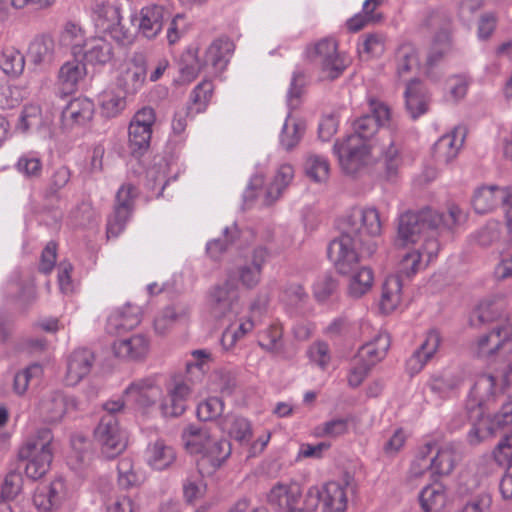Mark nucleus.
I'll return each instance as SVG.
<instances>
[{"label":"nucleus","mask_w":512,"mask_h":512,"mask_svg":"<svg viewBox=\"0 0 512 512\" xmlns=\"http://www.w3.org/2000/svg\"><path fill=\"white\" fill-rule=\"evenodd\" d=\"M282 336V327L272 324L260 335L258 343L266 351L279 354L283 348Z\"/></svg>","instance_id":"54"},{"label":"nucleus","mask_w":512,"mask_h":512,"mask_svg":"<svg viewBox=\"0 0 512 512\" xmlns=\"http://www.w3.org/2000/svg\"><path fill=\"white\" fill-rule=\"evenodd\" d=\"M7 293L23 304H28L35 297L34 287L30 283H24L19 280H13L8 283Z\"/></svg>","instance_id":"63"},{"label":"nucleus","mask_w":512,"mask_h":512,"mask_svg":"<svg viewBox=\"0 0 512 512\" xmlns=\"http://www.w3.org/2000/svg\"><path fill=\"white\" fill-rule=\"evenodd\" d=\"M213 93V85L210 81L204 80L199 83L190 95L191 105L188 107L190 111L201 113L205 111Z\"/></svg>","instance_id":"51"},{"label":"nucleus","mask_w":512,"mask_h":512,"mask_svg":"<svg viewBox=\"0 0 512 512\" xmlns=\"http://www.w3.org/2000/svg\"><path fill=\"white\" fill-rule=\"evenodd\" d=\"M117 357L138 360L146 356L149 350V340L143 334L118 340L113 345Z\"/></svg>","instance_id":"30"},{"label":"nucleus","mask_w":512,"mask_h":512,"mask_svg":"<svg viewBox=\"0 0 512 512\" xmlns=\"http://www.w3.org/2000/svg\"><path fill=\"white\" fill-rule=\"evenodd\" d=\"M493 457L499 465L512 468V430L504 434L493 451Z\"/></svg>","instance_id":"61"},{"label":"nucleus","mask_w":512,"mask_h":512,"mask_svg":"<svg viewBox=\"0 0 512 512\" xmlns=\"http://www.w3.org/2000/svg\"><path fill=\"white\" fill-rule=\"evenodd\" d=\"M224 410V403L219 397H210L200 403L197 408V416L202 421H211L220 417Z\"/></svg>","instance_id":"60"},{"label":"nucleus","mask_w":512,"mask_h":512,"mask_svg":"<svg viewBox=\"0 0 512 512\" xmlns=\"http://www.w3.org/2000/svg\"><path fill=\"white\" fill-rule=\"evenodd\" d=\"M397 61V73L399 76H403L418 67L417 50L410 44L402 45L397 52Z\"/></svg>","instance_id":"56"},{"label":"nucleus","mask_w":512,"mask_h":512,"mask_svg":"<svg viewBox=\"0 0 512 512\" xmlns=\"http://www.w3.org/2000/svg\"><path fill=\"white\" fill-rule=\"evenodd\" d=\"M151 135L152 130L129 126V148L134 157H141L149 149Z\"/></svg>","instance_id":"47"},{"label":"nucleus","mask_w":512,"mask_h":512,"mask_svg":"<svg viewBox=\"0 0 512 512\" xmlns=\"http://www.w3.org/2000/svg\"><path fill=\"white\" fill-rule=\"evenodd\" d=\"M234 50V43L228 38H219L207 48L204 62L211 65L216 72H221L228 64V56Z\"/></svg>","instance_id":"32"},{"label":"nucleus","mask_w":512,"mask_h":512,"mask_svg":"<svg viewBox=\"0 0 512 512\" xmlns=\"http://www.w3.org/2000/svg\"><path fill=\"white\" fill-rule=\"evenodd\" d=\"M382 3L383 0H365L363 3V13L356 14L347 21L348 29L352 32H358L368 23H379L383 19V15L375 10Z\"/></svg>","instance_id":"40"},{"label":"nucleus","mask_w":512,"mask_h":512,"mask_svg":"<svg viewBox=\"0 0 512 512\" xmlns=\"http://www.w3.org/2000/svg\"><path fill=\"white\" fill-rule=\"evenodd\" d=\"M502 238V225L499 221L490 220L480 227L473 235L475 242L482 247L497 244Z\"/></svg>","instance_id":"49"},{"label":"nucleus","mask_w":512,"mask_h":512,"mask_svg":"<svg viewBox=\"0 0 512 512\" xmlns=\"http://www.w3.org/2000/svg\"><path fill=\"white\" fill-rule=\"evenodd\" d=\"M466 136L465 127H455L449 134L443 135L433 146V156L439 163L448 164L458 154Z\"/></svg>","instance_id":"22"},{"label":"nucleus","mask_w":512,"mask_h":512,"mask_svg":"<svg viewBox=\"0 0 512 512\" xmlns=\"http://www.w3.org/2000/svg\"><path fill=\"white\" fill-rule=\"evenodd\" d=\"M191 389L185 382H178L169 390L167 397L161 402L160 410L164 417H179L186 410V402Z\"/></svg>","instance_id":"27"},{"label":"nucleus","mask_w":512,"mask_h":512,"mask_svg":"<svg viewBox=\"0 0 512 512\" xmlns=\"http://www.w3.org/2000/svg\"><path fill=\"white\" fill-rule=\"evenodd\" d=\"M79 58L85 65L105 66L114 59V47L101 36L90 37L86 39Z\"/></svg>","instance_id":"18"},{"label":"nucleus","mask_w":512,"mask_h":512,"mask_svg":"<svg viewBox=\"0 0 512 512\" xmlns=\"http://www.w3.org/2000/svg\"><path fill=\"white\" fill-rule=\"evenodd\" d=\"M465 220L466 214L455 204L449 206L447 214L438 213L429 207L417 212L407 211L399 217L397 244L406 246L416 243L426 231L440 228L450 230Z\"/></svg>","instance_id":"3"},{"label":"nucleus","mask_w":512,"mask_h":512,"mask_svg":"<svg viewBox=\"0 0 512 512\" xmlns=\"http://www.w3.org/2000/svg\"><path fill=\"white\" fill-rule=\"evenodd\" d=\"M52 438L49 429H41L20 449L19 458L27 461L25 466L27 477L37 480L49 470L53 457L50 447Z\"/></svg>","instance_id":"8"},{"label":"nucleus","mask_w":512,"mask_h":512,"mask_svg":"<svg viewBox=\"0 0 512 512\" xmlns=\"http://www.w3.org/2000/svg\"><path fill=\"white\" fill-rule=\"evenodd\" d=\"M136 188L133 185H123L118 190L113 213L107 221V237H117L125 228L133 209Z\"/></svg>","instance_id":"14"},{"label":"nucleus","mask_w":512,"mask_h":512,"mask_svg":"<svg viewBox=\"0 0 512 512\" xmlns=\"http://www.w3.org/2000/svg\"><path fill=\"white\" fill-rule=\"evenodd\" d=\"M239 236V231L236 226L226 227L223 231L222 237L209 241L206 246L208 255L218 260L221 254L228 250L233 245Z\"/></svg>","instance_id":"46"},{"label":"nucleus","mask_w":512,"mask_h":512,"mask_svg":"<svg viewBox=\"0 0 512 512\" xmlns=\"http://www.w3.org/2000/svg\"><path fill=\"white\" fill-rule=\"evenodd\" d=\"M77 408L75 398L61 391H54L44 397L40 403V411L48 422L60 421L65 413Z\"/></svg>","instance_id":"23"},{"label":"nucleus","mask_w":512,"mask_h":512,"mask_svg":"<svg viewBox=\"0 0 512 512\" xmlns=\"http://www.w3.org/2000/svg\"><path fill=\"white\" fill-rule=\"evenodd\" d=\"M402 281L400 276L392 275L386 278L382 286L380 307L385 313L393 311L400 302Z\"/></svg>","instance_id":"42"},{"label":"nucleus","mask_w":512,"mask_h":512,"mask_svg":"<svg viewBox=\"0 0 512 512\" xmlns=\"http://www.w3.org/2000/svg\"><path fill=\"white\" fill-rule=\"evenodd\" d=\"M507 191L508 186H489L479 188L476 190L472 198V206L478 214L491 212L498 206L502 207Z\"/></svg>","instance_id":"26"},{"label":"nucleus","mask_w":512,"mask_h":512,"mask_svg":"<svg viewBox=\"0 0 512 512\" xmlns=\"http://www.w3.org/2000/svg\"><path fill=\"white\" fill-rule=\"evenodd\" d=\"M267 257L268 251L262 246L254 248L249 255L245 256L243 263L237 268L239 281L244 287L252 289L259 284Z\"/></svg>","instance_id":"17"},{"label":"nucleus","mask_w":512,"mask_h":512,"mask_svg":"<svg viewBox=\"0 0 512 512\" xmlns=\"http://www.w3.org/2000/svg\"><path fill=\"white\" fill-rule=\"evenodd\" d=\"M348 285V295L352 298L358 299L366 294L373 284V272L369 267L357 268L352 272Z\"/></svg>","instance_id":"44"},{"label":"nucleus","mask_w":512,"mask_h":512,"mask_svg":"<svg viewBox=\"0 0 512 512\" xmlns=\"http://www.w3.org/2000/svg\"><path fill=\"white\" fill-rule=\"evenodd\" d=\"M382 3L383 0H365L363 3V13L356 14L347 21L348 29L352 32H358L368 23H379L383 19V15L375 10Z\"/></svg>","instance_id":"41"},{"label":"nucleus","mask_w":512,"mask_h":512,"mask_svg":"<svg viewBox=\"0 0 512 512\" xmlns=\"http://www.w3.org/2000/svg\"><path fill=\"white\" fill-rule=\"evenodd\" d=\"M66 490L62 479H56L49 486L38 488L33 503L39 512H53L65 499Z\"/></svg>","instance_id":"24"},{"label":"nucleus","mask_w":512,"mask_h":512,"mask_svg":"<svg viewBox=\"0 0 512 512\" xmlns=\"http://www.w3.org/2000/svg\"><path fill=\"white\" fill-rule=\"evenodd\" d=\"M86 65L75 58L73 61L64 63L58 74L59 85L64 94H71L74 92L78 82L86 75Z\"/></svg>","instance_id":"33"},{"label":"nucleus","mask_w":512,"mask_h":512,"mask_svg":"<svg viewBox=\"0 0 512 512\" xmlns=\"http://www.w3.org/2000/svg\"><path fill=\"white\" fill-rule=\"evenodd\" d=\"M94 439L100 446L102 454L112 459L123 452L127 446L126 435L119 427L116 416L105 414L94 430Z\"/></svg>","instance_id":"11"},{"label":"nucleus","mask_w":512,"mask_h":512,"mask_svg":"<svg viewBox=\"0 0 512 512\" xmlns=\"http://www.w3.org/2000/svg\"><path fill=\"white\" fill-rule=\"evenodd\" d=\"M294 177V169L289 164H283L279 167L274 181L268 187L266 191V200L267 203H272L276 201L282 194V192L286 189V187L290 184Z\"/></svg>","instance_id":"45"},{"label":"nucleus","mask_w":512,"mask_h":512,"mask_svg":"<svg viewBox=\"0 0 512 512\" xmlns=\"http://www.w3.org/2000/svg\"><path fill=\"white\" fill-rule=\"evenodd\" d=\"M390 336L387 333H378L373 340L365 343L358 350L353 360L348 383L351 387H358L367 377L372 367L386 356L390 347Z\"/></svg>","instance_id":"9"},{"label":"nucleus","mask_w":512,"mask_h":512,"mask_svg":"<svg viewBox=\"0 0 512 512\" xmlns=\"http://www.w3.org/2000/svg\"><path fill=\"white\" fill-rule=\"evenodd\" d=\"M85 32L82 27L74 22H67L59 37V43L62 46L70 47L75 58H79V53L83 50Z\"/></svg>","instance_id":"43"},{"label":"nucleus","mask_w":512,"mask_h":512,"mask_svg":"<svg viewBox=\"0 0 512 512\" xmlns=\"http://www.w3.org/2000/svg\"><path fill=\"white\" fill-rule=\"evenodd\" d=\"M304 171L307 177L315 182H323L329 173V164L321 156L309 155L304 164Z\"/></svg>","instance_id":"55"},{"label":"nucleus","mask_w":512,"mask_h":512,"mask_svg":"<svg viewBox=\"0 0 512 512\" xmlns=\"http://www.w3.org/2000/svg\"><path fill=\"white\" fill-rule=\"evenodd\" d=\"M503 310V302L496 297L488 298L479 303L474 310L470 323L478 326L484 323L492 322L501 316Z\"/></svg>","instance_id":"39"},{"label":"nucleus","mask_w":512,"mask_h":512,"mask_svg":"<svg viewBox=\"0 0 512 512\" xmlns=\"http://www.w3.org/2000/svg\"><path fill=\"white\" fill-rule=\"evenodd\" d=\"M496 379L490 374L480 376L475 382L471 394L478 399L481 406L486 398L494 394Z\"/></svg>","instance_id":"62"},{"label":"nucleus","mask_w":512,"mask_h":512,"mask_svg":"<svg viewBox=\"0 0 512 512\" xmlns=\"http://www.w3.org/2000/svg\"><path fill=\"white\" fill-rule=\"evenodd\" d=\"M25 58L15 49H5L0 56V68L9 76H17L24 69Z\"/></svg>","instance_id":"52"},{"label":"nucleus","mask_w":512,"mask_h":512,"mask_svg":"<svg viewBox=\"0 0 512 512\" xmlns=\"http://www.w3.org/2000/svg\"><path fill=\"white\" fill-rule=\"evenodd\" d=\"M94 113V104L87 98L71 100L62 112L65 124L84 125L89 122Z\"/></svg>","instance_id":"31"},{"label":"nucleus","mask_w":512,"mask_h":512,"mask_svg":"<svg viewBox=\"0 0 512 512\" xmlns=\"http://www.w3.org/2000/svg\"><path fill=\"white\" fill-rule=\"evenodd\" d=\"M182 438L186 450L198 456L196 465L202 476L214 474L231 455L229 441L211 437L202 427L189 425L183 430Z\"/></svg>","instance_id":"4"},{"label":"nucleus","mask_w":512,"mask_h":512,"mask_svg":"<svg viewBox=\"0 0 512 512\" xmlns=\"http://www.w3.org/2000/svg\"><path fill=\"white\" fill-rule=\"evenodd\" d=\"M22 476L17 472H10L6 475L4 483L1 488L0 497V512H9L10 508L6 503L9 500H13L21 490Z\"/></svg>","instance_id":"50"},{"label":"nucleus","mask_w":512,"mask_h":512,"mask_svg":"<svg viewBox=\"0 0 512 512\" xmlns=\"http://www.w3.org/2000/svg\"><path fill=\"white\" fill-rule=\"evenodd\" d=\"M459 460L460 452L456 445L448 443L438 447L436 443H427L413 462L411 473L420 477L428 470L432 475H449Z\"/></svg>","instance_id":"6"},{"label":"nucleus","mask_w":512,"mask_h":512,"mask_svg":"<svg viewBox=\"0 0 512 512\" xmlns=\"http://www.w3.org/2000/svg\"><path fill=\"white\" fill-rule=\"evenodd\" d=\"M146 79V69L143 66L133 65L121 72L117 78V87L125 95H135L143 86Z\"/></svg>","instance_id":"38"},{"label":"nucleus","mask_w":512,"mask_h":512,"mask_svg":"<svg viewBox=\"0 0 512 512\" xmlns=\"http://www.w3.org/2000/svg\"><path fill=\"white\" fill-rule=\"evenodd\" d=\"M404 96L406 110L412 119L415 120L428 111L430 96L418 79H412L407 83Z\"/></svg>","instance_id":"25"},{"label":"nucleus","mask_w":512,"mask_h":512,"mask_svg":"<svg viewBox=\"0 0 512 512\" xmlns=\"http://www.w3.org/2000/svg\"><path fill=\"white\" fill-rule=\"evenodd\" d=\"M94 14L95 25L103 32H107L111 26L121 20L120 8L110 3L97 5Z\"/></svg>","instance_id":"48"},{"label":"nucleus","mask_w":512,"mask_h":512,"mask_svg":"<svg viewBox=\"0 0 512 512\" xmlns=\"http://www.w3.org/2000/svg\"><path fill=\"white\" fill-rule=\"evenodd\" d=\"M306 57L312 62H317L323 77L329 80L337 79L347 67L338 53L336 41L332 38H324L307 46Z\"/></svg>","instance_id":"10"},{"label":"nucleus","mask_w":512,"mask_h":512,"mask_svg":"<svg viewBox=\"0 0 512 512\" xmlns=\"http://www.w3.org/2000/svg\"><path fill=\"white\" fill-rule=\"evenodd\" d=\"M190 306L184 302H178L163 309L161 315L154 321V328L158 334H164L174 323L188 319Z\"/></svg>","instance_id":"35"},{"label":"nucleus","mask_w":512,"mask_h":512,"mask_svg":"<svg viewBox=\"0 0 512 512\" xmlns=\"http://www.w3.org/2000/svg\"><path fill=\"white\" fill-rule=\"evenodd\" d=\"M419 501L423 512H441L447 502L446 489L442 483L435 481L422 489Z\"/></svg>","instance_id":"34"},{"label":"nucleus","mask_w":512,"mask_h":512,"mask_svg":"<svg viewBox=\"0 0 512 512\" xmlns=\"http://www.w3.org/2000/svg\"><path fill=\"white\" fill-rule=\"evenodd\" d=\"M147 453L148 464L156 470L167 469L176 460L174 448L167 445L163 440H157L153 444H150Z\"/></svg>","instance_id":"37"},{"label":"nucleus","mask_w":512,"mask_h":512,"mask_svg":"<svg viewBox=\"0 0 512 512\" xmlns=\"http://www.w3.org/2000/svg\"><path fill=\"white\" fill-rule=\"evenodd\" d=\"M229 435L240 444H247L252 438L250 422L243 417H234L229 428Z\"/></svg>","instance_id":"64"},{"label":"nucleus","mask_w":512,"mask_h":512,"mask_svg":"<svg viewBox=\"0 0 512 512\" xmlns=\"http://www.w3.org/2000/svg\"><path fill=\"white\" fill-rule=\"evenodd\" d=\"M305 132V125L302 122L289 123L285 121L280 135V143L286 151H291L300 142Z\"/></svg>","instance_id":"53"},{"label":"nucleus","mask_w":512,"mask_h":512,"mask_svg":"<svg viewBox=\"0 0 512 512\" xmlns=\"http://www.w3.org/2000/svg\"><path fill=\"white\" fill-rule=\"evenodd\" d=\"M420 27L433 34L427 64L434 66L452 50V17L443 7L428 9L420 22Z\"/></svg>","instance_id":"5"},{"label":"nucleus","mask_w":512,"mask_h":512,"mask_svg":"<svg viewBox=\"0 0 512 512\" xmlns=\"http://www.w3.org/2000/svg\"><path fill=\"white\" fill-rule=\"evenodd\" d=\"M333 150L343 171L349 175L357 173L368 162L370 156H375L381 177L393 181L403 162L399 146L388 139L379 145H370L366 142H357L355 136H348L345 142L336 143Z\"/></svg>","instance_id":"2"},{"label":"nucleus","mask_w":512,"mask_h":512,"mask_svg":"<svg viewBox=\"0 0 512 512\" xmlns=\"http://www.w3.org/2000/svg\"><path fill=\"white\" fill-rule=\"evenodd\" d=\"M95 362L94 353L88 348H77L67 358L65 381L75 386L89 375Z\"/></svg>","instance_id":"19"},{"label":"nucleus","mask_w":512,"mask_h":512,"mask_svg":"<svg viewBox=\"0 0 512 512\" xmlns=\"http://www.w3.org/2000/svg\"><path fill=\"white\" fill-rule=\"evenodd\" d=\"M340 235L330 241L327 256L340 274L352 273L363 258L376 251L374 237L381 233L375 208H352L339 223Z\"/></svg>","instance_id":"1"},{"label":"nucleus","mask_w":512,"mask_h":512,"mask_svg":"<svg viewBox=\"0 0 512 512\" xmlns=\"http://www.w3.org/2000/svg\"><path fill=\"white\" fill-rule=\"evenodd\" d=\"M354 491V477L346 472L341 482L331 481L326 483L322 490L318 488L319 503L322 502L324 512H344L348 494H353Z\"/></svg>","instance_id":"13"},{"label":"nucleus","mask_w":512,"mask_h":512,"mask_svg":"<svg viewBox=\"0 0 512 512\" xmlns=\"http://www.w3.org/2000/svg\"><path fill=\"white\" fill-rule=\"evenodd\" d=\"M15 167L20 174L29 180L39 179L42 175V161L32 154L22 155Z\"/></svg>","instance_id":"57"},{"label":"nucleus","mask_w":512,"mask_h":512,"mask_svg":"<svg viewBox=\"0 0 512 512\" xmlns=\"http://www.w3.org/2000/svg\"><path fill=\"white\" fill-rule=\"evenodd\" d=\"M371 113L365 114L353 123L354 134L357 142H365L371 139L378 131L379 127L384 126L390 120V109L387 105L371 99L369 101Z\"/></svg>","instance_id":"15"},{"label":"nucleus","mask_w":512,"mask_h":512,"mask_svg":"<svg viewBox=\"0 0 512 512\" xmlns=\"http://www.w3.org/2000/svg\"><path fill=\"white\" fill-rule=\"evenodd\" d=\"M170 13L158 4H151L140 10L138 30L147 39H154L162 31Z\"/></svg>","instance_id":"20"},{"label":"nucleus","mask_w":512,"mask_h":512,"mask_svg":"<svg viewBox=\"0 0 512 512\" xmlns=\"http://www.w3.org/2000/svg\"><path fill=\"white\" fill-rule=\"evenodd\" d=\"M508 326L497 325L489 333L482 335L476 345V354L480 358L492 359L509 343Z\"/></svg>","instance_id":"21"},{"label":"nucleus","mask_w":512,"mask_h":512,"mask_svg":"<svg viewBox=\"0 0 512 512\" xmlns=\"http://www.w3.org/2000/svg\"><path fill=\"white\" fill-rule=\"evenodd\" d=\"M161 396L162 390L152 377L137 379L124 391L126 401L141 409L152 407Z\"/></svg>","instance_id":"16"},{"label":"nucleus","mask_w":512,"mask_h":512,"mask_svg":"<svg viewBox=\"0 0 512 512\" xmlns=\"http://www.w3.org/2000/svg\"><path fill=\"white\" fill-rule=\"evenodd\" d=\"M301 488L298 484L277 483L267 494V503L275 509H285V512H315L319 506L317 486H311L300 506Z\"/></svg>","instance_id":"7"},{"label":"nucleus","mask_w":512,"mask_h":512,"mask_svg":"<svg viewBox=\"0 0 512 512\" xmlns=\"http://www.w3.org/2000/svg\"><path fill=\"white\" fill-rule=\"evenodd\" d=\"M440 335L436 330L427 333L425 341L407 361V369L411 374L421 371L424 365L435 354L440 345Z\"/></svg>","instance_id":"29"},{"label":"nucleus","mask_w":512,"mask_h":512,"mask_svg":"<svg viewBox=\"0 0 512 512\" xmlns=\"http://www.w3.org/2000/svg\"><path fill=\"white\" fill-rule=\"evenodd\" d=\"M306 78L302 71H296L293 73L290 88L287 94V105L292 111L299 107L301 98L305 91Z\"/></svg>","instance_id":"58"},{"label":"nucleus","mask_w":512,"mask_h":512,"mask_svg":"<svg viewBox=\"0 0 512 512\" xmlns=\"http://www.w3.org/2000/svg\"><path fill=\"white\" fill-rule=\"evenodd\" d=\"M491 504V495L486 491H480L463 500L460 512H490Z\"/></svg>","instance_id":"59"},{"label":"nucleus","mask_w":512,"mask_h":512,"mask_svg":"<svg viewBox=\"0 0 512 512\" xmlns=\"http://www.w3.org/2000/svg\"><path fill=\"white\" fill-rule=\"evenodd\" d=\"M54 52V39L49 35H40L30 43L27 57L35 65L50 64L54 59Z\"/></svg>","instance_id":"36"},{"label":"nucleus","mask_w":512,"mask_h":512,"mask_svg":"<svg viewBox=\"0 0 512 512\" xmlns=\"http://www.w3.org/2000/svg\"><path fill=\"white\" fill-rule=\"evenodd\" d=\"M208 308L215 320H232L240 312L237 286L230 281L214 286L209 292Z\"/></svg>","instance_id":"12"},{"label":"nucleus","mask_w":512,"mask_h":512,"mask_svg":"<svg viewBox=\"0 0 512 512\" xmlns=\"http://www.w3.org/2000/svg\"><path fill=\"white\" fill-rule=\"evenodd\" d=\"M140 322L139 307L127 304L108 317L106 328L109 333L120 334L135 328Z\"/></svg>","instance_id":"28"}]
</instances>
